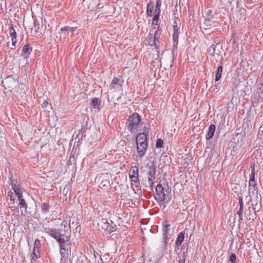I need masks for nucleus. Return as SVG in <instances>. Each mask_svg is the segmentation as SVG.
<instances>
[{"label": "nucleus", "instance_id": "obj_17", "mask_svg": "<svg viewBox=\"0 0 263 263\" xmlns=\"http://www.w3.org/2000/svg\"><path fill=\"white\" fill-rule=\"evenodd\" d=\"M32 50V48L30 47L29 45L26 44L23 47L22 55L24 58H27L29 57Z\"/></svg>", "mask_w": 263, "mask_h": 263}, {"label": "nucleus", "instance_id": "obj_12", "mask_svg": "<svg viewBox=\"0 0 263 263\" xmlns=\"http://www.w3.org/2000/svg\"><path fill=\"white\" fill-rule=\"evenodd\" d=\"M238 201L239 204V208L237 212V214L238 216V222L239 224L241 223L243 221V199L242 196L238 197Z\"/></svg>", "mask_w": 263, "mask_h": 263}, {"label": "nucleus", "instance_id": "obj_27", "mask_svg": "<svg viewBox=\"0 0 263 263\" xmlns=\"http://www.w3.org/2000/svg\"><path fill=\"white\" fill-rule=\"evenodd\" d=\"M249 193L250 194V197H251L250 201L251 202H253L254 198H256V199H257V194H258L257 189L254 190H252L251 191H249Z\"/></svg>", "mask_w": 263, "mask_h": 263}, {"label": "nucleus", "instance_id": "obj_42", "mask_svg": "<svg viewBox=\"0 0 263 263\" xmlns=\"http://www.w3.org/2000/svg\"><path fill=\"white\" fill-rule=\"evenodd\" d=\"M185 257L186 256L185 255V253L183 252L182 258L181 257V256H179V263H185Z\"/></svg>", "mask_w": 263, "mask_h": 263}, {"label": "nucleus", "instance_id": "obj_8", "mask_svg": "<svg viewBox=\"0 0 263 263\" xmlns=\"http://www.w3.org/2000/svg\"><path fill=\"white\" fill-rule=\"evenodd\" d=\"M41 241L39 239H36L35 240L34 247L33 248V251L32 254H31V262H32V260H35L36 258L40 257V248L41 247Z\"/></svg>", "mask_w": 263, "mask_h": 263}, {"label": "nucleus", "instance_id": "obj_15", "mask_svg": "<svg viewBox=\"0 0 263 263\" xmlns=\"http://www.w3.org/2000/svg\"><path fill=\"white\" fill-rule=\"evenodd\" d=\"M86 136V128L84 127H82L80 129L79 133L75 137V141L78 143H81V140Z\"/></svg>", "mask_w": 263, "mask_h": 263}, {"label": "nucleus", "instance_id": "obj_45", "mask_svg": "<svg viewBox=\"0 0 263 263\" xmlns=\"http://www.w3.org/2000/svg\"><path fill=\"white\" fill-rule=\"evenodd\" d=\"M10 179V181H11V187H12V188H13V185L16 184L17 181L14 180H13V179H12L11 178Z\"/></svg>", "mask_w": 263, "mask_h": 263}, {"label": "nucleus", "instance_id": "obj_25", "mask_svg": "<svg viewBox=\"0 0 263 263\" xmlns=\"http://www.w3.org/2000/svg\"><path fill=\"white\" fill-rule=\"evenodd\" d=\"M223 68L221 65H220L218 66L216 73V77H215V81H218L221 78L222 76V72Z\"/></svg>", "mask_w": 263, "mask_h": 263}, {"label": "nucleus", "instance_id": "obj_46", "mask_svg": "<svg viewBox=\"0 0 263 263\" xmlns=\"http://www.w3.org/2000/svg\"><path fill=\"white\" fill-rule=\"evenodd\" d=\"M255 189H257L256 186H249V192Z\"/></svg>", "mask_w": 263, "mask_h": 263}, {"label": "nucleus", "instance_id": "obj_24", "mask_svg": "<svg viewBox=\"0 0 263 263\" xmlns=\"http://www.w3.org/2000/svg\"><path fill=\"white\" fill-rule=\"evenodd\" d=\"M77 27H69V26H65L63 28H62L61 29V32H67V33L68 34L69 32H71V33H72L73 32H74L76 29H77Z\"/></svg>", "mask_w": 263, "mask_h": 263}, {"label": "nucleus", "instance_id": "obj_47", "mask_svg": "<svg viewBox=\"0 0 263 263\" xmlns=\"http://www.w3.org/2000/svg\"><path fill=\"white\" fill-rule=\"evenodd\" d=\"M48 105V102L47 101H44L42 105V107H46Z\"/></svg>", "mask_w": 263, "mask_h": 263}, {"label": "nucleus", "instance_id": "obj_43", "mask_svg": "<svg viewBox=\"0 0 263 263\" xmlns=\"http://www.w3.org/2000/svg\"><path fill=\"white\" fill-rule=\"evenodd\" d=\"M8 195L10 197V200L12 201L14 203L15 201V198L13 197L12 193L11 192H9Z\"/></svg>", "mask_w": 263, "mask_h": 263}, {"label": "nucleus", "instance_id": "obj_32", "mask_svg": "<svg viewBox=\"0 0 263 263\" xmlns=\"http://www.w3.org/2000/svg\"><path fill=\"white\" fill-rule=\"evenodd\" d=\"M100 100L97 98H95L91 101V105L95 108H98L100 105Z\"/></svg>", "mask_w": 263, "mask_h": 263}, {"label": "nucleus", "instance_id": "obj_51", "mask_svg": "<svg viewBox=\"0 0 263 263\" xmlns=\"http://www.w3.org/2000/svg\"><path fill=\"white\" fill-rule=\"evenodd\" d=\"M136 189H137V190L138 191L141 190V187H140V186L139 185H136Z\"/></svg>", "mask_w": 263, "mask_h": 263}, {"label": "nucleus", "instance_id": "obj_41", "mask_svg": "<svg viewBox=\"0 0 263 263\" xmlns=\"http://www.w3.org/2000/svg\"><path fill=\"white\" fill-rule=\"evenodd\" d=\"M230 260L231 263H236V256L234 253H232L230 257Z\"/></svg>", "mask_w": 263, "mask_h": 263}, {"label": "nucleus", "instance_id": "obj_35", "mask_svg": "<svg viewBox=\"0 0 263 263\" xmlns=\"http://www.w3.org/2000/svg\"><path fill=\"white\" fill-rule=\"evenodd\" d=\"M40 28V23L38 21L34 20L32 30L34 29L35 33H37Z\"/></svg>", "mask_w": 263, "mask_h": 263}, {"label": "nucleus", "instance_id": "obj_5", "mask_svg": "<svg viewBox=\"0 0 263 263\" xmlns=\"http://www.w3.org/2000/svg\"><path fill=\"white\" fill-rule=\"evenodd\" d=\"M140 121L141 118L138 113L135 112L133 114L128 118L129 124L128 125V129L130 132H132L137 128Z\"/></svg>", "mask_w": 263, "mask_h": 263}, {"label": "nucleus", "instance_id": "obj_13", "mask_svg": "<svg viewBox=\"0 0 263 263\" xmlns=\"http://www.w3.org/2000/svg\"><path fill=\"white\" fill-rule=\"evenodd\" d=\"M137 145V149L138 153V156L140 158L143 157L147 148V144H144L143 143H140Z\"/></svg>", "mask_w": 263, "mask_h": 263}, {"label": "nucleus", "instance_id": "obj_31", "mask_svg": "<svg viewBox=\"0 0 263 263\" xmlns=\"http://www.w3.org/2000/svg\"><path fill=\"white\" fill-rule=\"evenodd\" d=\"M161 6V1L157 0L156 7H155V10L154 14H160V7Z\"/></svg>", "mask_w": 263, "mask_h": 263}, {"label": "nucleus", "instance_id": "obj_2", "mask_svg": "<svg viewBox=\"0 0 263 263\" xmlns=\"http://www.w3.org/2000/svg\"><path fill=\"white\" fill-rule=\"evenodd\" d=\"M58 237L62 239L70 238L71 229L70 222L64 220L61 224L60 230H58Z\"/></svg>", "mask_w": 263, "mask_h": 263}, {"label": "nucleus", "instance_id": "obj_19", "mask_svg": "<svg viewBox=\"0 0 263 263\" xmlns=\"http://www.w3.org/2000/svg\"><path fill=\"white\" fill-rule=\"evenodd\" d=\"M106 177H109L108 173H106L105 175H102L99 177L100 179L102 178L100 183V185L102 186L107 187L110 185V181Z\"/></svg>", "mask_w": 263, "mask_h": 263}, {"label": "nucleus", "instance_id": "obj_4", "mask_svg": "<svg viewBox=\"0 0 263 263\" xmlns=\"http://www.w3.org/2000/svg\"><path fill=\"white\" fill-rule=\"evenodd\" d=\"M3 86L5 89L10 91L16 89L18 85V78L14 79L12 77H7L2 82Z\"/></svg>", "mask_w": 263, "mask_h": 263}, {"label": "nucleus", "instance_id": "obj_39", "mask_svg": "<svg viewBox=\"0 0 263 263\" xmlns=\"http://www.w3.org/2000/svg\"><path fill=\"white\" fill-rule=\"evenodd\" d=\"M129 178L131 179L132 181L134 182L135 183H138L139 184L138 175H129Z\"/></svg>", "mask_w": 263, "mask_h": 263}, {"label": "nucleus", "instance_id": "obj_36", "mask_svg": "<svg viewBox=\"0 0 263 263\" xmlns=\"http://www.w3.org/2000/svg\"><path fill=\"white\" fill-rule=\"evenodd\" d=\"M212 11L211 10H208L206 14V17L205 18V21L211 22L213 18V16L211 14Z\"/></svg>", "mask_w": 263, "mask_h": 263}, {"label": "nucleus", "instance_id": "obj_9", "mask_svg": "<svg viewBox=\"0 0 263 263\" xmlns=\"http://www.w3.org/2000/svg\"><path fill=\"white\" fill-rule=\"evenodd\" d=\"M156 192L160 202H161V205H163V208H165V205L164 201L165 199V194L164 192V188L161 184H158L157 185L156 187Z\"/></svg>", "mask_w": 263, "mask_h": 263}, {"label": "nucleus", "instance_id": "obj_22", "mask_svg": "<svg viewBox=\"0 0 263 263\" xmlns=\"http://www.w3.org/2000/svg\"><path fill=\"white\" fill-rule=\"evenodd\" d=\"M9 33L10 36L11 37V40H17L16 39V32L14 28V27L12 24H10L9 25Z\"/></svg>", "mask_w": 263, "mask_h": 263}, {"label": "nucleus", "instance_id": "obj_40", "mask_svg": "<svg viewBox=\"0 0 263 263\" xmlns=\"http://www.w3.org/2000/svg\"><path fill=\"white\" fill-rule=\"evenodd\" d=\"M163 144V142L162 139H158L157 140L156 143V147L157 148H160L162 146Z\"/></svg>", "mask_w": 263, "mask_h": 263}, {"label": "nucleus", "instance_id": "obj_11", "mask_svg": "<svg viewBox=\"0 0 263 263\" xmlns=\"http://www.w3.org/2000/svg\"><path fill=\"white\" fill-rule=\"evenodd\" d=\"M44 231L45 233L48 234L49 236L55 239L56 240L57 239L60 238L58 237V229L53 228H50L49 227H43Z\"/></svg>", "mask_w": 263, "mask_h": 263}, {"label": "nucleus", "instance_id": "obj_7", "mask_svg": "<svg viewBox=\"0 0 263 263\" xmlns=\"http://www.w3.org/2000/svg\"><path fill=\"white\" fill-rule=\"evenodd\" d=\"M123 81L118 78H114L110 84L109 89L114 91H121L122 90Z\"/></svg>", "mask_w": 263, "mask_h": 263}, {"label": "nucleus", "instance_id": "obj_33", "mask_svg": "<svg viewBox=\"0 0 263 263\" xmlns=\"http://www.w3.org/2000/svg\"><path fill=\"white\" fill-rule=\"evenodd\" d=\"M129 175H139L138 168L137 166H132L130 169Z\"/></svg>", "mask_w": 263, "mask_h": 263}, {"label": "nucleus", "instance_id": "obj_52", "mask_svg": "<svg viewBox=\"0 0 263 263\" xmlns=\"http://www.w3.org/2000/svg\"><path fill=\"white\" fill-rule=\"evenodd\" d=\"M213 44H215L217 46L218 44V42H217L216 41H214V43H213Z\"/></svg>", "mask_w": 263, "mask_h": 263}, {"label": "nucleus", "instance_id": "obj_21", "mask_svg": "<svg viewBox=\"0 0 263 263\" xmlns=\"http://www.w3.org/2000/svg\"><path fill=\"white\" fill-rule=\"evenodd\" d=\"M154 4L151 1L147 4L146 14L148 16L152 17L153 15Z\"/></svg>", "mask_w": 263, "mask_h": 263}, {"label": "nucleus", "instance_id": "obj_53", "mask_svg": "<svg viewBox=\"0 0 263 263\" xmlns=\"http://www.w3.org/2000/svg\"><path fill=\"white\" fill-rule=\"evenodd\" d=\"M233 1V0H231V1H230L229 2H230V3H232V2Z\"/></svg>", "mask_w": 263, "mask_h": 263}, {"label": "nucleus", "instance_id": "obj_23", "mask_svg": "<svg viewBox=\"0 0 263 263\" xmlns=\"http://www.w3.org/2000/svg\"><path fill=\"white\" fill-rule=\"evenodd\" d=\"M173 49H176L178 45V32H174L173 34Z\"/></svg>", "mask_w": 263, "mask_h": 263}, {"label": "nucleus", "instance_id": "obj_1", "mask_svg": "<svg viewBox=\"0 0 263 263\" xmlns=\"http://www.w3.org/2000/svg\"><path fill=\"white\" fill-rule=\"evenodd\" d=\"M70 239L66 238V239H62L61 237L57 239V241L59 243L60 252L62 258H67L68 256V251L70 252Z\"/></svg>", "mask_w": 263, "mask_h": 263}, {"label": "nucleus", "instance_id": "obj_6", "mask_svg": "<svg viewBox=\"0 0 263 263\" xmlns=\"http://www.w3.org/2000/svg\"><path fill=\"white\" fill-rule=\"evenodd\" d=\"M110 223L106 219H102L101 222L102 229L108 234H110L116 230V225L111 220Z\"/></svg>", "mask_w": 263, "mask_h": 263}, {"label": "nucleus", "instance_id": "obj_49", "mask_svg": "<svg viewBox=\"0 0 263 263\" xmlns=\"http://www.w3.org/2000/svg\"><path fill=\"white\" fill-rule=\"evenodd\" d=\"M173 30H174V32H178V28L177 26H174Z\"/></svg>", "mask_w": 263, "mask_h": 263}, {"label": "nucleus", "instance_id": "obj_28", "mask_svg": "<svg viewBox=\"0 0 263 263\" xmlns=\"http://www.w3.org/2000/svg\"><path fill=\"white\" fill-rule=\"evenodd\" d=\"M41 209L43 214L47 213L49 211L50 205L48 203H43L41 206Z\"/></svg>", "mask_w": 263, "mask_h": 263}, {"label": "nucleus", "instance_id": "obj_50", "mask_svg": "<svg viewBox=\"0 0 263 263\" xmlns=\"http://www.w3.org/2000/svg\"><path fill=\"white\" fill-rule=\"evenodd\" d=\"M240 84L239 83H238L235 87V88H234L233 90L234 91H236L237 90V89L239 87Z\"/></svg>", "mask_w": 263, "mask_h": 263}, {"label": "nucleus", "instance_id": "obj_10", "mask_svg": "<svg viewBox=\"0 0 263 263\" xmlns=\"http://www.w3.org/2000/svg\"><path fill=\"white\" fill-rule=\"evenodd\" d=\"M170 224L168 223V222L165 220L162 223V232H163V240L165 245H167L168 239L167 237L168 233L170 231Z\"/></svg>", "mask_w": 263, "mask_h": 263}, {"label": "nucleus", "instance_id": "obj_20", "mask_svg": "<svg viewBox=\"0 0 263 263\" xmlns=\"http://www.w3.org/2000/svg\"><path fill=\"white\" fill-rule=\"evenodd\" d=\"M184 231L181 232L179 233L175 241V245H176V246L179 247L182 244L184 238Z\"/></svg>", "mask_w": 263, "mask_h": 263}, {"label": "nucleus", "instance_id": "obj_29", "mask_svg": "<svg viewBox=\"0 0 263 263\" xmlns=\"http://www.w3.org/2000/svg\"><path fill=\"white\" fill-rule=\"evenodd\" d=\"M18 199L19 200V205L20 206V208H24L26 210L27 209V204L25 200V199L23 198V196L18 197Z\"/></svg>", "mask_w": 263, "mask_h": 263}, {"label": "nucleus", "instance_id": "obj_44", "mask_svg": "<svg viewBox=\"0 0 263 263\" xmlns=\"http://www.w3.org/2000/svg\"><path fill=\"white\" fill-rule=\"evenodd\" d=\"M257 183L256 181H249V186H256Z\"/></svg>", "mask_w": 263, "mask_h": 263}, {"label": "nucleus", "instance_id": "obj_48", "mask_svg": "<svg viewBox=\"0 0 263 263\" xmlns=\"http://www.w3.org/2000/svg\"><path fill=\"white\" fill-rule=\"evenodd\" d=\"M12 40V44L13 46H15V45L17 43V40Z\"/></svg>", "mask_w": 263, "mask_h": 263}, {"label": "nucleus", "instance_id": "obj_37", "mask_svg": "<svg viewBox=\"0 0 263 263\" xmlns=\"http://www.w3.org/2000/svg\"><path fill=\"white\" fill-rule=\"evenodd\" d=\"M158 30H156V31L155 33L154 37V43L151 44L150 45L153 46V45H155L156 47H157V44L156 43V41H158L159 39V34L158 33Z\"/></svg>", "mask_w": 263, "mask_h": 263}, {"label": "nucleus", "instance_id": "obj_30", "mask_svg": "<svg viewBox=\"0 0 263 263\" xmlns=\"http://www.w3.org/2000/svg\"><path fill=\"white\" fill-rule=\"evenodd\" d=\"M216 47V45L212 44L208 49V52L210 55L212 57H214L215 54V48Z\"/></svg>", "mask_w": 263, "mask_h": 263}, {"label": "nucleus", "instance_id": "obj_18", "mask_svg": "<svg viewBox=\"0 0 263 263\" xmlns=\"http://www.w3.org/2000/svg\"><path fill=\"white\" fill-rule=\"evenodd\" d=\"M216 126L214 124H211L209 127L208 132L205 135V139L206 140L211 139L215 133Z\"/></svg>", "mask_w": 263, "mask_h": 263}, {"label": "nucleus", "instance_id": "obj_38", "mask_svg": "<svg viewBox=\"0 0 263 263\" xmlns=\"http://www.w3.org/2000/svg\"><path fill=\"white\" fill-rule=\"evenodd\" d=\"M159 16V14H154L152 22L153 25H158Z\"/></svg>", "mask_w": 263, "mask_h": 263}, {"label": "nucleus", "instance_id": "obj_14", "mask_svg": "<svg viewBox=\"0 0 263 263\" xmlns=\"http://www.w3.org/2000/svg\"><path fill=\"white\" fill-rule=\"evenodd\" d=\"M137 145L140 143H143L144 144H147V135L144 133H139L136 137Z\"/></svg>", "mask_w": 263, "mask_h": 263}, {"label": "nucleus", "instance_id": "obj_34", "mask_svg": "<svg viewBox=\"0 0 263 263\" xmlns=\"http://www.w3.org/2000/svg\"><path fill=\"white\" fill-rule=\"evenodd\" d=\"M251 173L250 175V180L249 181H255V168H254V165H251Z\"/></svg>", "mask_w": 263, "mask_h": 263}, {"label": "nucleus", "instance_id": "obj_3", "mask_svg": "<svg viewBox=\"0 0 263 263\" xmlns=\"http://www.w3.org/2000/svg\"><path fill=\"white\" fill-rule=\"evenodd\" d=\"M148 181L151 187L154 184L156 179V166L153 161L148 163L146 166Z\"/></svg>", "mask_w": 263, "mask_h": 263}, {"label": "nucleus", "instance_id": "obj_26", "mask_svg": "<svg viewBox=\"0 0 263 263\" xmlns=\"http://www.w3.org/2000/svg\"><path fill=\"white\" fill-rule=\"evenodd\" d=\"M12 189L14 191L15 194L17 195V198L23 196L22 192L20 190L18 185H17V184H14L13 185V188Z\"/></svg>", "mask_w": 263, "mask_h": 263}, {"label": "nucleus", "instance_id": "obj_16", "mask_svg": "<svg viewBox=\"0 0 263 263\" xmlns=\"http://www.w3.org/2000/svg\"><path fill=\"white\" fill-rule=\"evenodd\" d=\"M252 205L253 206L252 209H251L250 208H249L248 209L245 211V216L248 220H250L251 218H253V216H251L253 213L255 215H256L255 208L254 206V203H252Z\"/></svg>", "mask_w": 263, "mask_h": 263}]
</instances>
